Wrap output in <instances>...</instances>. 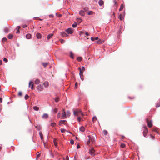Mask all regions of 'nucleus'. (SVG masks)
Returning <instances> with one entry per match:
<instances>
[{
	"label": "nucleus",
	"mask_w": 160,
	"mask_h": 160,
	"mask_svg": "<svg viewBox=\"0 0 160 160\" xmlns=\"http://www.w3.org/2000/svg\"><path fill=\"white\" fill-rule=\"evenodd\" d=\"M73 113L74 115L75 116H78L80 114L82 116L84 115V114L82 113L80 110L79 109H76L73 110Z\"/></svg>",
	"instance_id": "1"
},
{
	"label": "nucleus",
	"mask_w": 160,
	"mask_h": 160,
	"mask_svg": "<svg viewBox=\"0 0 160 160\" xmlns=\"http://www.w3.org/2000/svg\"><path fill=\"white\" fill-rule=\"evenodd\" d=\"M95 152V150H94L93 148H91L89 149V152L91 155H95L94 152Z\"/></svg>",
	"instance_id": "2"
},
{
	"label": "nucleus",
	"mask_w": 160,
	"mask_h": 160,
	"mask_svg": "<svg viewBox=\"0 0 160 160\" xmlns=\"http://www.w3.org/2000/svg\"><path fill=\"white\" fill-rule=\"evenodd\" d=\"M144 130H143V135L144 137H146L148 133V129L147 128V127L145 126L144 127Z\"/></svg>",
	"instance_id": "3"
},
{
	"label": "nucleus",
	"mask_w": 160,
	"mask_h": 160,
	"mask_svg": "<svg viewBox=\"0 0 160 160\" xmlns=\"http://www.w3.org/2000/svg\"><path fill=\"white\" fill-rule=\"evenodd\" d=\"M146 121L148 125L149 128H151L152 127V122L151 121H149L148 119L147 118L146 119Z\"/></svg>",
	"instance_id": "4"
},
{
	"label": "nucleus",
	"mask_w": 160,
	"mask_h": 160,
	"mask_svg": "<svg viewBox=\"0 0 160 160\" xmlns=\"http://www.w3.org/2000/svg\"><path fill=\"white\" fill-rule=\"evenodd\" d=\"M66 32L68 34H72L73 33V31L71 28H69L66 30Z\"/></svg>",
	"instance_id": "5"
},
{
	"label": "nucleus",
	"mask_w": 160,
	"mask_h": 160,
	"mask_svg": "<svg viewBox=\"0 0 160 160\" xmlns=\"http://www.w3.org/2000/svg\"><path fill=\"white\" fill-rule=\"evenodd\" d=\"M88 137L89 138V139H90V141L92 143V144H94L95 141V138L94 137H91L90 135H89Z\"/></svg>",
	"instance_id": "6"
},
{
	"label": "nucleus",
	"mask_w": 160,
	"mask_h": 160,
	"mask_svg": "<svg viewBox=\"0 0 160 160\" xmlns=\"http://www.w3.org/2000/svg\"><path fill=\"white\" fill-rule=\"evenodd\" d=\"M37 89L39 91H41L43 90V86L41 84L39 85L37 87Z\"/></svg>",
	"instance_id": "7"
},
{
	"label": "nucleus",
	"mask_w": 160,
	"mask_h": 160,
	"mask_svg": "<svg viewBox=\"0 0 160 160\" xmlns=\"http://www.w3.org/2000/svg\"><path fill=\"white\" fill-rule=\"evenodd\" d=\"M66 114L65 112L64 111V109H63V112L62 113V116L61 118H62V119L66 117Z\"/></svg>",
	"instance_id": "8"
},
{
	"label": "nucleus",
	"mask_w": 160,
	"mask_h": 160,
	"mask_svg": "<svg viewBox=\"0 0 160 160\" xmlns=\"http://www.w3.org/2000/svg\"><path fill=\"white\" fill-rule=\"evenodd\" d=\"M66 122L67 121L65 120H61L59 122V124L60 125H61V124H63L65 125L66 124Z\"/></svg>",
	"instance_id": "9"
},
{
	"label": "nucleus",
	"mask_w": 160,
	"mask_h": 160,
	"mask_svg": "<svg viewBox=\"0 0 160 160\" xmlns=\"http://www.w3.org/2000/svg\"><path fill=\"white\" fill-rule=\"evenodd\" d=\"M45 87H48L49 85V82L48 81H45L43 83Z\"/></svg>",
	"instance_id": "10"
},
{
	"label": "nucleus",
	"mask_w": 160,
	"mask_h": 160,
	"mask_svg": "<svg viewBox=\"0 0 160 160\" xmlns=\"http://www.w3.org/2000/svg\"><path fill=\"white\" fill-rule=\"evenodd\" d=\"M53 34L52 33H51V34H49L47 36V39L48 40L49 39H50L51 38H52V37L53 36Z\"/></svg>",
	"instance_id": "11"
},
{
	"label": "nucleus",
	"mask_w": 160,
	"mask_h": 160,
	"mask_svg": "<svg viewBox=\"0 0 160 160\" xmlns=\"http://www.w3.org/2000/svg\"><path fill=\"white\" fill-rule=\"evenodd\" d=\"M61 35L63 37H66L68 35L65 32H61Z\"/></svg>",
	"instance_id": "12"
},
{
	"label": "nucleus",
	"mask_w": 160,
	"mask_h": 160,
	"mask_svg": "<svg viewBox=\"0 0 160 160\" xmlns=\"http://www.w3.org/2000/svg\"><path fill=\"white\" fill-rule=\"evenodd\" d=\"M48 115L47 114H44L42 116L43 118H47L48 117Z\"/></svg>",
	"instance_id": "13"
},
{
	"label": "nucleus",
	"mask_w": 160,
	"mask_h": 160,
	"mask_svg": "<svg viewBox=\"0 0 160 160\" xmlns=\"http://www.w3.org/2000/svg\"><path fill=\"white\" fill-rule=\"evenodd\" d=\"M79 14L82 16H84L85 15L84 12L83 11H80L79 12Z\"/></svg>",
	"instance_id": "14"
},
{
	"label": "nucleus",
	"mask_w": 160,
	"mask_h": 160,
	"mask_svg": "<svg viewBox=\"0 0 160 160\" xmlns=\"http://www.w3.org/2000/svg\"><path fill=\"white\" fill-rule=\"evenodd\" d=\"M85 128L83 127V126H82L80 128H79V130L81 131V132H83L84 131H85Z\"/></svg>",
	"instance_id": "15"
},
{
	"label": "nucleus",
	"mask_w": 160,
	"mask_h": 160,
	"mask_svg": "<svg viewBox=\"0 0 160 160\" xmlns=\"http://www.w3.org/2000/svg\"><path fill=\"white\" fill-rule=\"evenodd\" d=\"M98 3L100 6H102L104 2L102 0H100L99 1Z\"/></svg>",
	"instance_id": "16"
},
{
	"label": "nucleus",
	"mask_w": 160,
	"mask_h": 160,
	"mask_svg": "<svg viewBox=\"0 0 160 160\" xmlns=\"http://www.w3.org/2000/svg\"><path fill=\"white\" fill-rule=\"evenodd\" d=\"M36 37L38 39H40L41 38V35L39 33H37L36 34Z\"/></svg>",
	"instance_id": "17"
},
{
	"label": "nucleus",
	"mask_w": 160,
	"mask_h": 160,
	"mask_svg": "<svg viewBox=\"0 0 160 160\" xmlns=\"http://www.w3.org/2000/svg\"><path fill=\"white\" fill-rule=\"evenodd\" d=\"M70 57L72 58L73 59L74 58V54L71 52H70Z\"/></svg>",
	"instance_id": "18"
},
{
	"label": "nucleus",
	"mask_w": 160,
	"mask_h": 160,
	"mask_svg": "<svg viewBox=\"0 0 160 160\" xmlns=\"http://www.w3.org/2000/svg\"><path fill=\"white\" fill-rule=\"evenodd\" d=\"M31 35L30 34H28L26 35V38L27 39H29L31 38Z\"/></svg>",
	"instance_id": "19"
},
{
	"label": "nucleus",
	"mask_w": 160,
	"mask_h": 160,
	"mask_svg": "<svg viewBox=\"0 0 160 160\" xmlns=\"http://www.w3.org/2000/svg\"><path fill=\"white\" fill-rule=\"evenodd\" d=\"M118 18H119L120 20H122L123 19V16L122 15V14H120L118 17Z\"/></svg>",
	"instance_id": "20"
},
{
	"label": "nucleus",
	"mask_w": 160,
	"mask_h": 160,
	"mask_svg": "<svg viewBox=\"0 0 160 160\" xmlns=\"http://www.w3.org/2000/svg\"><path fill=\"white\" fill-rule=\"evenodd\" d=\"M40 82V81L38 79H37L35 81V83L36 84H38Z\"/></svg>",
	"instance_id": "21"
},
{
	"label": "nucleus",
	"mask_w": 160,
	"mask_h": 160,
	"mask_svg": "<svg viewBox=\"0 0 160 160\" xmlns=\"http://www.w3.org/2000/svg\"><path fill=\"white\" fill-rule=\"evenodd\" d=\"M39 135L40 136V137L41 139V140H42L43 139V134L42 132H39Z\"/></svg>",
	"instance_id": "22"
},
{
	"label": "nucleus",
	"mask_w": 160,
	"mask_h": 160,
	"mask_svg": "<svg viewBox=\"0 0 160 160\" xmlns=\"http://www.w3.org/2000/svg\"><path fill=\"white\" fill-rule=\"evenodd\" d=\"M13 37V35L10 34H9L8 36V38L9 39H11Z\"/></svg>",
	"instance_id": "23"
},
{
	"label": "nucleus",
	"mask_w": 160,
	"mask_h": 160,
	"mask_svg": "<svg viewBox=\"0 0 160 160\" xmlns=\"http://www.w3.org/2000/svg\"><path fill=\"white\" fill-rule=\"evenodd\" d=\"M42 64L43 65L44 67H46L48 64V62H42Z\"/></svg>",
	"instance_id": "24"
},
{
	"label": "nucleus",
	"mask_w": 160,
	"mask_h": 160,
	"mask_svg": "<svg viewBox=\"0 0 160 160\" xmlns=\"http://www.w3.org/2000/svg\"><path fill=\"white\" fill-rule=\"evenodd\" d=\"M33 109L35 111H38L39 109V108L37 106H34L33 107Z\"/></svg>",
	"instance_id": "25"
},
{
	"label": "nucleus",
	"mask_w": 160,
	"mask_h": 160,
	"mask_svg": "<svg viewBox=\"0 0 160 160\" xmlns=\"http://www.w3.org/2000/svg\"><path fill=\"white\" fill-rule=\"evenodd\" d=\"M77 60L78 61L80 62L82 60V58L81 57H78L77 58Z\"/></svg>",
	"instance_id": "26"
},
{
	"label": "nucleus",
	"mask_w": 160,
	"mask_h": 160,
	"mask_svg": "<svg viewBox=\"0 0 160 160\" xmlns=\"http://www.w3.org/2000/svg\"><path fill=\"white\" fill-rule=\"evenodd\" d=\"M104 42L103 41H101V40H99L97 41V43L99 44L102 43Z\"/></svg>",
	"instance_id": "27"
},
{
	"label": "nucleus",
	"mask_w": 160,
	"mask_h": 160,
	"mask_svg": "<svg viewBox=\"0 0 160 160\" xmlns=\"http://www.w3.org/2000/svg\"><path fill=\"white\" fill-rule=\"evenodd\" d=\"M123 8H124L123 5L122 4H121L120 6V8L119 9V11H121L122 10H123Z\"/></svg>",
	"instance_id": "28"
},
{
	"label": "nucleus",
	"mask_w": 160,
	"mask_h": 160,
	"mask_svg": "<svg viewBox=\"0 0 160 160\" xmlns=\"http://www.w3.org/2000/svg\"><path fill=\"white\" fill-rule=\"evenodd\" d=\"M20 28V26H18L17 28H16V29L17 30V32L16 33H19V29Z\"/></svg>",
	"instance_id": "29"
},
{
	"label": "nucleus",
	"mask_w": 160,
	"mask_h": 160,
	"mask_svg": "<svg viewBox=\"0 0 160 160\" xmlns=\"http://www.w3.org/2000/svg\"><path fill=\"white\" fill-rule=\"evenodd\" d=\"M35 128L38 130H40L41 129V127L40 125H38L37 126H36Z\"/></svg>",
	"instance_id": "30"
},
{
	"label": "nucleus",
	"mask_w": 160,
	"mask_h": 160,
	"mask_svg": "<svg viewBox=\"0 0 160 160\" xmlns=\"http://www.w3.org/2000/svg\"><path fill=\"white\" fill-rule=\"evenodd\" d=\"M98 39V37H96L95 38H94L93 37H92L91 38V40L92 41H94L95 40H97Z\"/></svg>",
	"instance_id": "31"
},
{
	"label": "nucleus",
	"mask_w": 160,
	"mask_h": 160,
	"mask_svg": "<svg viewBox=\"0 0 160 160\" xmlns=\"http://www.w3.org/2000/svg\"><path fill=\"white\" fill-rule=\"evenodd\" d=\"M78 69L80 70L79 75H82L83 74V71L81 70V68H79Z\"/></svg>",
	"instance_id": "32"
},
{
	"label": "nucleus",
	"mask_w": 160,
	"mask_h": 160,
	"mask_svg": "<svg viewBox=\"0 0 160 160\" xmlns=\"http://www.w3.org/2000/svg\"><path fill=\"white\" fill-rule=\"evenodd\" d=\"M53 142H54V145L55 146V147H57L58 146V144L56 141V140L55 139H54V140H53Z\"/></svg>",
	"instance_id": "33"
},
{
	"label": "nucleus",
	"mask_w": 160,
	"mask_h": 160,
	"mask_svg": "<svg viewBox=\"0 0 160 160\" xmlns=\"http://www.w3.org/2000/svg\"><path fill=\"white\" fill-rule=\"evenodd\" d=\"M97 118L96 116H94L92 118V121L93 122H94L96 121Z\"/></svg>",
	"instance_id": "34"
},
{
	"label": "nucleus",
	"mask_w": 160,
	"mask_h": 160,
	"mask_svg": "<svg viewBox=\"0 0 160 160\" xmlns=\"http://www.w3.org/2000/svg\"><path fill=\"white\" fill-rule=\"evenodd\" d=\"M7 40V39L6 38H3L2 40V42L4 43Z\"/></svg>",
	"instance_id": "35"
},
{
	"label": "nucleus",
	"mask_w": 160,
	"mask_h": 160,
	"mask_svg": "<svg viewBox=\"0 0 160 160\" xmlns=\"http://www.w3.org/2000/svg\"><path fill=\"white\" fill-rule=\"evenodd\" d=\"M56 125V124L55 122H52L51 123V126L53 127H55Z\"/></svg>",
	"instance_id": "36"
},
{
	"label": "nucleus",
	"mask_w": 160,
	"mask_h": 160,
	"mask_svg": "<svg viewBox=\"0 0 160 160\" xmlns=\"http://www.w3.org/2000/svg\"><path fill=\"white\" fill-rule=\"evenodd\" d=\"M108 133V132L106 130H104L103 131V133L104 135H106Z\"/></svg>",
	"instance_id": "37"
},
{
	"label": "nucleus",
	"mask_w": 160,
	"mask_h": 160,
	"mask_svg": "<svg viewBox=\"0 0 160 160\" xmlns=\"http://www.w3.org/2000/svg\"><path fill=\"white\" fill-rule=\"evenodd\" d=\"M67 116L69 117L70 115V113L69 111L67 112L66 115Z\"/></svg>",
	"instance_id": "38"
},
{
	"label": "nucleus",
	"mask_w": 160,
	"mask_h": 160,
	"mask_svg": "<svg viewBox=\"0 0 160 160\" xmlns=\"http://www.w3.org/2000/svg\"><path fill=\"white\" fill-rule=\"evenodd\" d=\"M65 131L66 130L64 128L61 129V131L62 133H64Z\"/></svg>",
	"instance_id": "39"
},
{
	"label": "nucleus",
	"mask_w": 160,
	"mask_h": 160,
	"mask_svg": "<svg viewBox=\"0 0 160 160\" xmlns=\"http://www.w3.org/2000/svg\"><path fill=\"white\" fill-rule=\"evenodd\" d=\"M160 106V101L159 102L157 103L156 104V107H159Z\"/></svg>",
	"instance_id": "40"
},
{
	"label": "nucleus",
	"mask_w": 160,
	"mask_h": 160,
	"mask_svg": "<svg viewBox=\"0 0 160 160\" xmlns=\"http://www.w3.org/2000/svg\"><path fill=\"white\" fill-rule=\"evenodd\" d=\"M18 96H22V92L21 91H19V92H18Z\"/></svg>",
	"instance_id": "41"
},
{
	"label": "nucleus",
	"mask_w": 160,
	"mask_h": 160,
	"mask_svg": "<svg viewBox=\"0 0 160 160\" xmlns=\"http://www.w3.org/2000/svg\"><path fill=\"white\" fill-rule=\"evenodd\" d=\"M93 12L92 11H89L88 13V15H91V14H93Z\"/></svg>",
	"instance_id": "42"
},
{
	"label": "nucleus",
	"mask_w": 160,
	"mask_h": 160,
	"mask_svg": "<svg viewBox=\"0 0 160 160\" xmlns=\"http://www.w3.org/2000/svg\"><path fill=\"white\" fill-rule=\"evenodd\" d=\"M55 101L56 102H58L59 101V98L57 97L55 99Z\"/></svg>",
	"instance_id": "43"
},
{
	"label": "nucleus",
	"mask_w": 160,
	"mask_h": 160,
	"mask_svg": "<svg viewBox=\"0 0 160 160\" xmlns=\"http://www.w3.org/2000/svg\"><path fill=\"white\" fill-rule=\"evenodd\" d=\"M85 70V68L83 66L81 68V70L84 71Z\"/></svg>",
	"instance_id": "44"
},
{
	"label": "nucleus",
	"mask_w": 160,
	"mask_h": 160,
	"mask_svg": "<svg viewBox=\"0 0 160 160\" xmlns=\"http://www.w3.org/2000/svg\"><path fill=\"white\" fill-rule=\"evenodd\" d=\"M80 78H81V80H82V81H83L84 80V77H83V74L82 75H80Z\"/></svg>",
	"instance_id": "45"
},
{
	"label": "nucleus",
	"mask_w": 160,
	"mask_h": 160,
	"mask_svg": "<svg viewBox=\"0 0 160 160\" xmlns=\"http://www.w3.org/2000/svg\"><path fill=\"white\" fill-rule=\"evenodd\" d=\"M90 139H89V140H88V141L87 142V145H88V146H89L90 145Z\"/></svg>",
	"instance_id": "46"
},
{
	"label": "nucleus",
	"mask_w": 160,
	"mask_h": 160,
	"mask_svg": "<svg viewBox=\"0 0 160 160\" xmlns=\"http://www.w3.org/2000/svg\"><path fill=\"white\" fill-rule=\"evenodd\" d=\"M29 97V96L28 94H26L25 96V99L26 100H27L28 99Z\"/></svg>",
	"instance_id": "47"
},
{
	"label": "nucleus",
	"mask_w": 160,
	"mask_h": 160,
	"mask_svg": "<svg viewBox=\"0 0 160 160\" xmlns=\"http://www.w3.org/2000/svg\"><path fill=\"white\" fill-rule=\"evenodd\" d=\"M77 119L78 122H80L81 120V118L80 117H78Z\"/></svg>",
	"instance_id": "48"
},
{
	"label": "nucleus",
	"mask_w": 160,
	"mask_h": 160,
	"mask_svg": "<svg viewBox=\"0 0 160 160\" xmlns=\"http://www.w3.org/2000/svg\"><path fill=\"white\" fill-rule=\"evenodd\" d=\"M77 26V24L76 23H75L74 24H73L72 25V27L74 28H76Z\"/></svg>",
	"instance_id": "49"
},
{
	"label": "nucleus",
	"mask_w": 160,
	"mask_h": 160,
	"mask_svg": "<svg viewBox=\"0 0 160 160\" xmlns=\"http://www.w3.org/2000/svg\"><path fill=\"white\" fill-rule=\"evenodd\" d=\"M33 85H34L33 83V82H32V84L31 85V88L32 89H33L34 88Z\"/></svg>",
	"instance_id": "50"
},
{
	"label": "nucleus",
	"mask_w": 160,
	"mask_h": 160,
	"mask_svg": "<svg viewBox=\"0 0 160 160\" xmlns=\"http://www.w3.org/2000/svg\"><path fill=\"white\" fill-rule=\"evenodd\" d=\"M121 147L122 148H124L125 147V145L124 144H122L121 145Z\"/></svg>",
	"instance_id": "51"
},
{
	"label": "nucleus",
	"mask_w": 160,
	"mask_h": 160,
	"mask_svg": "<svg viewBox=\"0 0 160 160\" xmlns=\"http://www.w3.org/2000/svg\"><path fill=\"white\" fill-rule=\"evenodd\" d=\"M78 86V83L77 82H76L74 88H77Z\"/></svg>",
	"instance_id": "52"
},
{
	"label": "nucleus",
	"mask_w": 160,
	"mask_h": 160,
	"mask_svg": "<svg viewBox=\"0 0 160 160\" xmlns=\"http://www.w3.org/2000/svg\"><path fill=\"white\" fill-rule=\"evenodd\" d=\"M70 143L72 144H74V141L73 140H71V141H70Z\"/></svg>",
	"instance_id": "53"
},
{
	"label": "nucleus",
	"mask_w": 160,
	"mask_h": 160,
	"mask_svg": "<svg viewBox=\"0 0 160 160\" xmlns=\"http://www.w3.org/2000/svg\"><path fill=\"white\" fill-rule=\"evenodd\" d=\"M32 84V81H30L29 83V87H30L31 85Z\"/></svg>",
	"instance_id": "54"
},
{
	"label": "nucleus",
	"mask_w": 160,
	"mask_h": 160,
	"mask_svg": "<svg viewBox=\"0 0 160 160\" xmlns=\"http://www.w3.org/2000/svg\"><path fill=\"white\" fill-rule=\"evenodd\" d=\"M113 2H114V4L115 5H118L117 3L115 0H113Z\"/></svg>",
	"instance_id": "55"
},
{
	"label": "nucleus",
	"mask_w": 160,
	"mask_h": 160,
	"mask_svg": "<svg viewBox=\"0 0 160 160\" xmlns=\"http://www.w3.org/2000/svg\"><path fill=\"white\" fill-rule=\"evenodd\" d=\"M3 61L5 62H7L8 61V60H7V59H6V58H4L3 59Z\"/></svg>",
	"instance_id": "56"
},
{
	"label": "nucleus",
	"mask_w": 160,
	"mask_h": 160,
	"mask_svg": "<svg viewBox=\"0 0 160 160\" xmlns=\"http://www.w3.org/2000/svg\"><path fill=\"white\" fill-rule=\"evenodd\" d=\"M54 112L55 113H56L57 112V108H55L54 110Z\"/></svg>",
	"instance_id": "57"
},
{
	"label": "nucleus",
	"mask_w": 160,
	"mask_h": 160,
	"mask_svg": "<svg viewBox=\"0 0 160 160\" xmlns=\"http://www.w3.org/2000/svg\"><path fill=\"white\" fill-rule=\"evenodd\" d=\"M78 22H81L82 21V20L81 19L78 18Z\"/></svg>",
	"instance_id": "58"
},
{
	"label": "nucleus",
	"mask_w": 160,
	"mask_h": 160,
	"mask_svg": "<svg viewBox=\"0 0 160 160\" xmlns=\"http://www.w3.org/2000/svg\"><path fill=\"white\" fill-rule=\"evenodd\" d=\"M64 42V40H61V42L62 43H63Z\"/></svg>",
	"instance_id": "59"
},
{
	"label": "nucleus",
	"mask_w": 160,
	"mask_h": 160,
	"mask_svg": "<svg viewBox=\"0 0 160 160\" xmlns=\"http://www.w3.org/2000/svg\"><path fill=\"white\" fill-rule=\"evenodd\" d=\"M5 31L6 32H8V28H6L5 30Z\"/></svg>",
	"instance_id": "60"
},
{
	"label": "nucleus",
	"mask_w": 160,
	"mask_h": 160,
	"mask_svg": "<svg viewBox=\"0 0 160 160\" xmlns=\"http://www.w3.org/2000/svg\"><path fill=\"white\" fill-rule=\"evenodd\" d=\"M53 17V15L51 14V15H49V17L50 18H52V17Z\"/></svg>",
	"instance_id": "61"
},
{
	"label": "nucleus",
	"mask_w": 160,
	"mask_h": 160,
	"mask_svg": "<svg viewBox=\"0 0 160 160\" xmlns=\"http://www.w3.org/2000/svg\"><path fill=\"white\" fill-rule=\"evenodd\" d=\"M80 148V146L78 144L77 145V149H78L79 148Z\"/></svg>",
	"instance_id": "62"
},
{
	"label": "nucleus",
	"mask_w": 160,
	"mask_h": 160,
	"mask_svg": "<svg viewBox=\"0 0 160 160\" xmlns=\"http://www.w3.org/2000/svg\"><path fill=\"white\" fill-rule=\"evenodd\" d=\"M85 34V35L87 36H88L89 35L88 33L87 32H86Z\"/></svg>",
	"instance_id": "63"
},
{
	"label": "nucleus",
	"mask_w": 160,
	"mask_h": 160,
	"mask_svg": "<svg viewBox=\"0 0 160 160\" xmlns=\"http://www.w3.org/2000/svg\"><path fill=\"white\" fill-rule=\"evenodd\" d=\"M66 160H69V157L68 156H67L66 158Z\"/></svg>",
	"instance_id": "64"
}]
</instances>
